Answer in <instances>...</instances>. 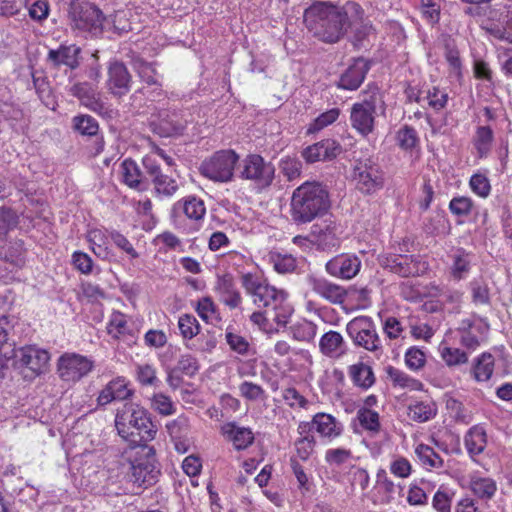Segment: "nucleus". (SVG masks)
Returning a JSON list of instances; mask_svg holds the SVG:
<instances>
[{"label": "nucleus", "mask_w": 512, "mask_h": 512, "mask_svg": "<svg viewBox=\"0 0 512 512\" xmlns=\"http://www.w3.org/2000/svg\"><path fill=\"white\" fill-rule=\"evenodd\" d=\"M194 308L199 317L206 323L214 324L221 319L216 304L209 296L200 298Z\"/></svg>", "instance_id": "obj_45"}, {"label": "nucleus", "mask_w": 512, "mask_h": 512, "mask_svg": "<svg viewBox=\"0 0 512 512\" xmlns=\"http://www.w3.org/2000/svg\"><path fill=\"white\" fill-rule=\"evenodd\" d=\"M131 75L126 66L118 61L110 63L108 67L107 89L114 96L121 97L130 90Z\"/></svg>", "instance_id": "obj_20"}, {"label": "nucleus", "mask_w": 512, "mask_h": 512, "mask_svg": "<svg viewBox=\"0 0 512 512\" xmlns=\"http://www.w3.org/2000/svg\"><path fill=\"white\" fill-rule=\"evenodd\" d=\"M151 182L153 183L155 193L158 197L170 198L176 194L179 188L176 179L163 173Z\"/></svg>", "instance_id": "obj_50"}, {"label": "nucleus", "mask_w": 512, "mask_h": 512, "mask_svg": "<svg viewBox=\"0 0 512 512\" xmlns=\"http://www.w3.org/2000/svg\"><path fill=\"white\" fill-rule=\"evenodd\" d=\"M357 419L361 427L371 433H378L381 429L379 414L367 407H361L357 411Z\"/></svg>", "instance_id": "obj_49"}, {"label": "nucleus", "mask_w": 512, "mask_h": 512, "mask_svg": "<svg viewBox=\"0 0 512 512\" xmlns=\"http://www.w3.org/2000/svg\"><path fill=\"white\" fill-rule=\"evenodd\" d=\"M136 378L143 386L158 387L160 384L156 368L149 364L138 365L136 367Z\"/></svg>", "instance_id": "obj_61"}, {"label": "nucleus", "mask_w": 512, "mask_h": 512, "mask_svg": "<svg viewBox=\"0 0 512 512\" xmlns=\"http://www.w3.org/2000/svg\"><path fill=\"white\" fill-rule=\"evenodd\" d=\"M151 408L162 416H170L176 412L171 398L163 393H155L150 399Z\"/></svg>", "instance_id": "obj_57"}, {"label": "nucleus", "mask_w": 512, "mask_h": 512, "mask_svg": "<svg viewBox=\"0 0 512 512\" xmlns=\"http://www.w3.org/2000/svg\"><path fill=\"white\" fill-rule=\"evenodd\" d=\"M374 503H389L394 498L396 486L387 476V472L383 469L379 470L376 475V483L373 488Z\"/></svg>", "instance_id": "obj_33"}, {"label": "nucleus", "mask_w": 512, "mask_h": 512, "mask_svg": "<svg viewBox=\"0 0 512 512\" xmlns=\"http://www.w3.org/2000/svg\"><path fill=\"white\" fill-rule=\"evenodd\" d=\"M123 477L137 487H148L156 483L160 469L152 447L141 446L126 453L120 461Z\"/></svg>", "instance_id": "obj_4"}, {"label": "nucleus", "mask_w": 512, "mask_h": 512, "mask_svg": "<svg viewBox=\"0 0 512 512\" xmlns=\"http://www.w3.org/2000/svg\"><path fill=\"white\" fill-rule=\"evenodd\" d=\"M386 374L389 381L392 383L394 387L408 389L411 391L423 390V383L421 381L411 377L410 375L396 367L388 366L386 368Z\"/></svg>", "instance_id": "obj_36"}, {"label": "nucleus", "mask_w": 512, "mask_h": 512, "mask_svg": "<svg viewBox=\"0 0 512 512\" xmlns=\"http://www.w3.org/2000/svg\"><path fill=\"white\" fill-rule=\"evenodd\" d=\"M184 215L196 223L202 221L206 215V205L203 199L189 195L176 201L171 208V216L176 218Z\"/></svg>", "instance_id": "obj_19"}, {"label": "nucleus", "mask_w": 512, "mask_h": 512, "mask_svg": "<svg viewBox=\"0 0 512 512\" xmlns=\"http://www.w3.org/2000/svg\"><path fill=\"white\" fill-rule=\"evenodd\" d=\"M469 488L476 497L485 500L491 499L497 491L496 482L492 478L478 475L470 477Z\"/></svg>", "instance_id": "obj_41"}, {"label": "nucleus", "mask_w": 512, "mask_h": 512, "mask_svg": "<svg viewBox=\"0 0 512 512\" xmlns=\"http://www.w3.org/2000/svg\"><path fill=\"white\" fill-rule=\"evenodd\" d=\"M110 234L98 228H94L88 231L87 241L89 242L90 249L92 252L101 259H107L110 256V250L108 247Z\"/></svg>", "instance_id": "obj_40"}, {"label": "nucleus", "mask_w": 512, "mask_h": 512, "mask_svg": "<svg viewBox=\"0 0 512 512\" xmlns=\"http://www.w3.org/2000/svg\"><path fill=\"white\" fill-rule=\"evenodd\" d=\"M319 351L327 358L339 360L347 353V343L338 331L330 330L320 337Z\"/></svg>", "instance_id": "obj_24"}, {"label": "nucleus", "mask_w": 512, "mask_h": 512, "mask_svg": "<svg viewBox=\"0 0 512 512\" xmlns=\"http://www.w3.org/2000/svg\"><path fill=\"white\" fill-rule=\"evenodd\" d=\"M361 268V260L351 254L337 255L329 260L325 269L326 272L336 278L352 279L355 277Z\"/></svg>", "instance_id": "obj_17"}, {"label": "nucleus", "mask_w": 512, "mask_h": 512, "mask_svg": "<svg viewBox=\"0 0 512 512\" xmlns=\"http://www.w3.org/2000/svg\"><path fill=\"white\" fill-rule=\"evenodd\" d=\"M19 370L28 369L34 376L44 373L49 364V353L36 346H25L18 349Z\"/></svg>", "instance_id": "obj_15"}, {"label": "nucleus", "mask_w": 512, "mask_h": 512, "mask_svg": "<svg viewBox=\"0 0 512 512\" xmlns=\"http://www.w3.org/2000/svg\"><path fill=\"white\" fill-rule=\"evenodd\" d=\"M132 392L128 388V382L123 377H117L111 380L100 391L97 397V404L105 406L115 400H125L131 396Z\"/></svg>", "instance_id": "obj_29"}, {"label": "nucleus", "mask_w": 512, "mask_h": 512, "mask_svg": "<svg viewBox=\"0 0 512 512\" xmlns=\"http://www.w3.org/2000/svg\"><path fill=\"white\" fill-rule=\"evenodd\" d=\"M18 349L11 344L4 343L0 345V375L4 376V371L9 368H19Z\"/></svg>", "instance_id": "obj_51"}, {"label": "nucleus", "mask_w": 512, "mask_h": 512, "mask_svg": "<svg viewBox=\"0 0 512 512\" xmlns=\"http://www.w3.org/2000/svg\"><path fill=\"white\" fill-rule=\"evenodd\" d=\"M316 334L317 325L306 319H301L289 327V335L299 342H311Z\"/></svg>", "instance_id": "obj_44"}, {"label": "nucleus", "mask_w": 512, "mask_h": 512, "mask_svg": "<svg viewBox=\"0 0 512 512\" xmlns=\"http://www.w3.org/2000/svg\"><path fill=\"white\" fill-rule=\"evenodd\" d=\"M465 447L471 456L481 454L487 445V436L483 427H471L464 438Z\"/></svg>", "instance_id": "obj_39"}, {"label": "nucleus", "mask_w": 512, "mask_h": 512, "mask_svg": "<svg viewBox=\"0 0 512 512\" xmlns=\"http://www.w3.org/2000/svg\"><path fill=\"white\" fill-rule=\"evenodd\" d=\"M71 95L79 99L81 105L97 114L107 113V108L101 100L97 88L88 82H78L70 87Z\"/></svg>", "instance_id": "obj_18"}, {"label": "nucleus", "mask_w": 512, "mask_h": 512, "mask_svg": "<svg viewBox=\"0 0 512 512\" xmlns=\"http://www.w3.org/2000/svg\"><path fill=\"white\" fill-rule=\"evenodd\" d=\"M238 161L239 156L235 151L220 150L202 162L200 172L209 180L227 183L232 181Z\"/></svg>", "instance_id": "obj_9"}, {"label": "nucleus", "mask_w": 512, "mask_h": 512, "mask_svg": "<svg viewBox=\"0 0 512 512\" xmlns=\"http://www.w3.org/2000/svg\"><path fill=\"white\" fill-rule=\"evenodd\" d=\"M469 187L473 193L481 198H487L491 191L488 177L482 173H475L469 180Z\"/></svg>", "instance_id": "obj_64"}, {"label": "nucleus", "mask_w": 512, "mask_h": 512, "mask_svg": "<svg viewBox=\"0 0 512 512\" xmlns=\"http://www.w3.org/2000/svg\"><path fill=\"white\" fill-rule=\"evenodd\" d=\"M69 19L71 28L79 33L97 35L102 32L104 16L94 4L78 0L71 2Z\"/></svg>", "instance_id": "obj_8"}, {"label": "nucleus", "mask_w": 512, "mask_h": 512, "mask_svg": "<svg viewBox=\"0 0 512 512\" xmlns=\"http://www.w3.org/2000/svg\"><path fill=\"white\" fill-rule=\"evenodd\" d=\"M73 128L81 135L94 136L98 133L99 124L90 115L82 114L73 118Z\"/></svg>", "instance_id": "obj_56"}, {"label": "nucleus", "mask_w": 512, "mask_h": 512, "mask_svg": "<svg viewBox=\"0 0 512 512\" xmlns=\"http://www.w3.org/2000/svg\"><path fill=\"white\" fill-rule=\"evenodd\" d=\"M81 48L75 44H61L57 49H50L47 59L55 67L66 66L71 70L79 67Z\"/></svg>", "instance_id": "obj_21"}, {"label": "nucleus", "mask_w": 512, "mask_h": 512, "mask_svg": "<svg viewBox=\"0 0 512 512\" xmlns=\"http://www.w3.org/2000/svg\"><path fill=\"white\" fill-rule=\"evenodd\" d=\"M27 249L22 239H10L0 244V260L13 267L23 268L26 264Z\"/></svg>", "instance_id": "obj_27"}, {"label": "nucleus", "mask_w": 512, "mask_h": 512, "mask_svg": "<svg viewBox=\"0 0 512 512\" xmlns=\"http://www.w3.org/2000/svg\"><path fill=\"white\" fill-rule=\"evenodd\" d=\"M302 422L308 425L311 433L316 432L325 444H331L344 432L343 423L333 415L324 412L316 413L311 421Z\"/></svg>", "instance_id": "obj_14"}, {"label": "nucleus", "mask_w": 512, "mask_h": 512, "mask_svg": "<svg viewBox=\"0 0 512 512\" xmlns=\"http://www.w3.org/2000/svg\"><path fill=\"white\" fill-rule=\"evenodd\" d=\"M178 329L184 341H190L200 333L201 326L192 314H182L178 318Z\"/></svg>", "instance_id": "obj_48"}, {"label": "nucleus", "mask_w": 512, "mask_h": 512, "mask_svg": "<svg viewBox=\"0 0 512 512\" xmlns=\"http://www.w3.org/2000/svg\"><path fill=\"white\" fill-rule=\"evenodd\" d=\"M115 426L118 434L124 439L134 434L131 429L138 431L143 442L153 440L157 433V427L151 421L148 411L135 403H126L121 410H118Z\"/></svg>", "instance_id": "obj_5"}, {"label": "nucleus", "mask_w": 512, "mask_h": 512, "mask_svg": "<svg viewBox=\"0 0 512 512\" xmlns=\"http://www.w3.org/2000/svg\"><path fill=\"white\" fill-rule=\"evenodd\" d=\"M298 437L294 442V447L297 457L303 461H307L313 454L316 446V438L313 433L309 431V427L303 422L297 426Z\"/></svg>", "instance_id": "obj_32"}, {"label": "nucleus", "mask_w": 512, "mask_h": 512, "mask_svg": "<svg viewBox=\"0 0 512 512\" xmlns=\"http://www.w3.org/2000/svg\"><path fill=\"white\" fill-rule=\"evenodd\" d=\"M356 188L365 194H372L383 187V174L377 164L367 159L359 161L353 172Z\"/></svg>", "instance_id": "obj_13"}, {"label": "nucleus", "mask_w": 512, "mask_h": 512, "mask_svg": "<svg viewBox=\"0 0 512 512\" xmlns=\"http://www.w3.org/2000/svg\"><path fill=\"white\" fill-rule=\"evenodd\" d=\"M369 70L368 62L363 58L354 60L339 80V87L345 90H356Z\"/></svg>", "instance_id": "obj_30"}, {"label": "nucleus", "mask_w": 512, "mask_h": 512, "mask_svg": "<svg viewBox=\"0 0 512 512\" xmlns=\"http://www.w3.org/2000/svg\"><path fill=\"white\" fill-rule=\"evenodd\" d=\"M135 68L139 77L147 85H153L157 87L161 86L159 81V75L157 74L153 64L141 60L135 63Z\"/></svg>", "instance_id": "obj_62"}, {"label": "nucleus", "mask_w": 512, "mask_h": 512, "mask_svg": "<svg viewBox=\"0 0 512 512\" xmlns=\"http://www.w3.org/2000/svg\"><path fill=\"white\" fill-rule=\"evenodd\" d=\"M214 291L219 296L220 301L230 309L240 307L242 303V296L235 286L231 275L225 274L218 276L215 282Z\"/></svg>", "instance_id": "obj_23"}, {"label": "nucleus", "mask_w": 512, "mask_h": 512, "mask_svg": "<svg viewBox=\"0 0 512 512\" xmlns=\"http://www.w3.org/2000/svg\"><path fill=\"white\" fill-rule=\"evenodd\" d=\"M108 335L118 343L132 347L137 343L139 329L134 321L120 311H114L106 325Z\"/></svg>", "instance_id": "obj_12"}, {"label": "nucleus", "mask_w": 512, "mask_h": 512, "mask_svg": "<svg viewBox=\"0 0 512 512\" xmlns=\"http://www.w3.org/2000/svg\"><path fill=\"white\" fill-rule=\"evenodd\" d=\"M470 291L472 296V301L475 304H488L490 301V289L488 287L487 281L482 278L473 279L470 284Z\"/></svg>", "instance_id": "obj_53"}, {"label": "nucleus", "mask_w": 512, "mask_h": 512, "mask_svg": "<svg viewBox=\"0 0 512 512\" xmlns=\"http://www.w3.org/2000/svg\"><path fill=\"white\" fill-rule=\"evenodd\" d=\"M364 11L356 2L338 7L327 2H315L304 12L306 28L318 40L334 44L339 42L356 22L362 20Z\"/></svg>", "instance_id": "obj_1"}, {"label": "nucleus", "mask_w": 512, "mask_h": 512, "mask_svg": "<svg viewBox=\"0 0 512 512\" xmlns=\"http://www.w3.org/2000/svg\"><path fill=\"white\" fill-rule=\"evenodd\" d=\"M241 180L251 182L258 189L268 188L275 177L274 165L259 154H248L237 167Z\"/></svg>", "instance_id": "obj_7"}, {"label": "nucleus", "mask_w": 512, "mask_h": 512, "mask_svg": "<svg viewBox=\"0 0 512 512\" xmlns=\"http://www.w3.org/2000/svg\"><path fill=\"white\" fill-rule=\"evenodd\" d=\"M348 374L353 384L363 390L369 389L375 383V376L372 368L362 362L350 365Z\"/></svg>", "instance_id": "obj_35"}, {"label": "nucleus", "mask_w": 512, "mask_h": 512, "mask_svg": "<svg viewBox=\"0 0 512 512\" xmlns=\"http://www.w3.org/2000/svg\"><path fill=\"white\" fill-rule=\"evenodd\" d=\"M94 363L86 356L76 353H65L58 359L57 371L61 380L76 383L87 376L93 369Z\"/></svg>", "instance_id": "obj_11"}, {"label": "nucleus", "mask_w": 512, "mask_h": 512, "mask_svg": "<svg viewBox=\"0 0 512 512\" xmlns=\"http://www.w3.org/2000/svg\"><path fill=\"white\" fill-rule=\"evenodd\" d=\"M474 208V202L467 196L453 197L449 202L450 212L457 218H467Z\"/></svg>", "instance_id": "obj_55"}, {"label": "nucleus", "mask_w": 512, "mask_h": 512, "mask_svg": "<svg viewBox=\"0 0 512 512\" xmlns=\"http://www.w3.org/2000/svg\"><path fill=\"white\" fill-rule=\"evenodd\" d=\"M341 151V147L333 140H324L308 146L302 152L303 158L314 163L318 161H326L335 158Z\"/></svg>", "instance_id": "obj_28"}, {"label": "nucleus", "mask_w": 512, "mask_h": 512, "mask_svg": "<svg viewBox=\"0 0 512 512\" xmlns=\"http://www.w3.org/2000/svg\"><path fill=\"white\" fill-rule=\"evenodd\" d=\"M381 101L377 89L363 93V99L352 104L350 124L358 134L367 137L374 131L377 105Z\"/></svg>", "instance_id": "obj_6"}, {"label": "nucleus", "mask_w": 512, "mask_h": 512, "mask_svg": "<svg viewBox=\"0 0 512 512\" xmlns=\"http://www.w3.org/2000/svg\"><path fill=\"white\" fill-rule=\"evenodd\" d=\"M396 145L406 152H413L420 148V137L417 130L409 125L401 126L395 133Z\"/></svg>", "instance_id": "obj_38"}, {"label": "nucleus", "mask_w": 512, "mask_h": 512, "mask_svg": "<svg viewBox=\"0 0 512 512\" xmlns=\"http://www.w3.org/2000/svg\"><path fill=\"white\" fill-rule=\"evenodd\" d=\"M19 223L17 213L8 207L0 208V239L14 230Z\"/></svg>", "instance_id": "obj_59"}, {"label": "nucleus", "mask_w": 512, "mask_h": 512, "mask_svg": "<svg viewBox=\"0 0 512 512\" xmlns=\"http://www.w3.org/2000/svg\"><path fill=\"white\" fill-rule=\"evenodd\" d=\"M447 409L450 413V416L457 422L461 424L468 425L472 422V414L471 412L465 408V406L456 399H449L447 401Z\"/></svg>", "instance_id": "obj_60"}, {"label": "nucleus", "mask_w": 512, "mask_h": 512, "mask_svg": "<svg viewBox=\"0 0 512 512\" xmlns=\"http://www.w3.org/2000/svg\"><path fill=\"white\" fill-rule=\"evenodd\" d=\"M339 115L340 110L338 108H332L321 113L312 123L309 124L307 133L313 134L323 130L333 124L339 118Z\"/></svg>", "instance_id": "obj_54"}, {"label": "nucleus", "mask_w": 512, "mask_h": 512, "mask_svg": "<svg viewBox=\"0 0 512 512\" xmlns=\"http://www.w3.org/2000/svg\"><path fill=\"white\" fill-rule=\"evenodd\" d=\"M121 177L122 181L130 188L137 190H143L146 188L140 168L136 162L131 159H125L122 162Z\"/></svg>", "instance_id": "obj_37"}, {"label": "nucleus", "mask_w": 512, "mask_h": 512, "mask_svg": "<svg viewBox=\"0 0 512 512\" xmlns=\"http://www.w3.org/2000/svg\"><path fill=\"white\" fill-rule=\"evenodd\" d=\"M347 333L356 346L380 356L383 352L382 342L374 322L367 316L355 317L346 326Z\"/></svg>", "instance_id": "obj_10"}, {"label": "nucleus", "mask_w": 512, "mask_h": 512, "mask_svg": "<svg viewBox=\"0 0 512 512\" xmlns=\"http://www.w3.org/2000/svg\"><path fill=\"white\" fill-rule=\"evenodd\" d=\"M494 141L493 130L489 126H479L473 137L474 148L480 158H486L491 152Z\"/></svg>", "instance_id": "obj_43"}, {"label": "nucleus", "mask_w": 512, "mask_h": 512, "mask_svg": "<svg viewBox=\"0 0 512 512\" xmlns=\"http://www.w3.org/2000/svg\"><path fill=\"white\" fill-rule=\"evenodd\" d=\"M153 130L161 137H171L181 135L186 127V122L183 121L177 114L166 115L158 122L153 121Z\"/></svg>", "instance_id": "obj_34"}, {"label": "nucleus", "mask_w": 512, "mask_h": 512, "mask_svg": "<svg viewBox=\"0 0 512 512\" xmlns=\"http://www.w3.org/2000/svg\"><path fill=\"white\" fill-rule=\"evenodd\" d=\"M329 208L326 189L318 182H305L292 194L290 212L293 221L305 224L323 215Z\"/></svg>", "instance_id": "obj_3"}, {"label": "nucleus", "mask_w": 512, "mask_h": 512, "mask_svg": "<svg viewBox=\"0 0 512 512\" xmlns=\"http://www.w3.org/2000/svg\"><path fill=\"white\" fill-rule=\"evenodd\" d=\"M455 492L444 486H440L432 498V507L437 512H452V501Z\"/></svg>", "instance_id": "obj_52"}, {"label": "nucleus", "mask_w": 512, "mask_h": 512, "mask_svg": "<svg viewBox=\"0 0 512 512\" xmlns=\"http://www.w3.org/2000/svg\"><path fill=\"white\" fill-rule=\"evenodd\" d=\"M474 254L462 248L452 250L449 255V273L454 280L460 281L467 278L474 264Z\"/></svg>", "instance_id": "obj_22"}, {"label": "nucleus", "mask_w": 512, "mask_h": 512, "mask_svg": "<svg viewBox=\"0 0 512 512\" xmlns=\"http://www.w3.org/2000/svg\"><path fill=\"white\" fill-rule=\"evenodd\" d=\"M240 283L256 306L269 309L267 313L277 325L285 327L288 324L294 308L286 291L271 286L260 275L250 272L240 276Z\"/></svg>", "instance_id": "obj_2"}, {"label": "nucleus", "mask_w": 512, "mask_h": 512, "mask_svg": "<svg viewBox=\"0 0 512 512\" xmlns=\"http://www.w3.org/2000/svg\"><path fill=\"white\" fill-rule=\"evenodd\" d=\"M494 371V357L490 353H482L475 358L472 374L477 382H487Z\"/></svg>", "instance_id": "obj_42"}, {"label": "nucleus", "mask_w": 512, "mask_h": 512, "mask_svg": "<svg viewBox=\"0 0 512 512\" xmlns=\"http://www.w3.org/2000/svg\"><path fill=\"white\" fill-rule=\"evenodd\" d=\"M308 284L316 294L331 303H341L346 296V290L342 286L323 277L309 276Z\"/></svg>", "instance_id": "obj_26"}, {"label": "nucleus", "mask_w": 512, "mask_h": 512, "mask_svg": "<svg viewBox=\"0 0 512 512\" xmlns=\"http://www.w3.org/2000/svg\"><path fill=\"white\" fill-rule=\"evenodd\" d=\"M381 264L402 277L416 276L426 269L413 255H387L381 259Z\"/></svg>", "instance_id": "obj_16"}, {"label": "nucleus", "mask_w": 512, "mask_h": 512, "mask_svg": "<svg viewBox=\"0 0 512 512\" xmlns=\"http://www.w3.org/2000/svg\"><path fill=\"white\" fill-rule=\"evenodd\" d=\"M421 465L427 469H440L443 467V459L434 451V449L425 444L417 445L415 449Z\"/></svg>", "instance_id": "obj_46"}, {"label": "nucleus", "mask_w": 512, "mask_h": 512, "mask_svg": "<svg viewBox=\"0 0 512 512\" xmlns=\"http://www.w3.org/2000/svg\"><path fill=\"white\" fill-rule=\"evenodd\" d=\"M154 242L156 245L160 246L161 250L164 251H184L182 241L174 233L170 231H165L157 235Z\"/></svg>", "instance_id": "obj_63"}, {"label": "nucleus", "mask_w": 512, "mask_h": 512, "mask_svg": "<svg viewBox=\"0 0 512 512\" xmlns=\"http://www.w3.org/2000/svg\"><path fill=\"white\" fill-rule=\"evenodd\" d=\"M267 257L274 270L281 274L293 272L297 265L296 259L291 254L271 251Z\"/></svg>", "instance_id": "obj_47"}, {"label": "nucleus", "mask_w": 512, "mask_h": 512, "mask_svg": "<svg viewBox=\"0 0 512 512\" xmlns=\"http://www.w3.org/2000/svg\"><path fill=\"white\" fill-rule=\"evenodd\" d=\"M437 412V404L431 398L416 399L408 405V417L418 423H425L434 419Z\"/></svg>", "instance_id": "obj_31"}, {"label": "nucleus", "mask_w": 512, "mask_h": 512, "mask_svg": "<svg viewBox=\"0 0 512 512\" xmlns=\"http://www.w3.org/2000/svg\"><path fill=\"white\" fill-rule=\"evenodd\" d=\"M223 437L233 444L236 450H245L254 442V433L248 427L237 425L235 422H227L220 429Z\"/></svg>", "instance_id": "obj_25"}, {"label": "nucleus", "mask_w": 512, "mask_h": 512, "mask_svg": "<svg viewBox=\"0 0 512 512\" xmlns=\"http://www.w3.org/2000/svg\"><path fill=\"white\" fill-rule=\"evenodd\" d=\"M279 169L288 181H293L300 177L302 163L295 157H284L279 162Z\"/></svg>", "instance_id": "obj_58"}]
</instances>
